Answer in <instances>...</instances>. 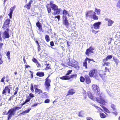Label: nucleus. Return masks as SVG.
I'll use <instances>...</instances> for the list:
<instances>
[{
	"instance_id": "nucleus-1",
	"label": "nucleus",
	"mask_w": 120,
	"mask_h": 120,
	"mask_svg": "<svg viewBox=\"0 0 120 120\" xmlns=\"http://www.w3.org/2000/svg\"><path fill=\"white\" fill-rule=\"evenodd\" d=\"M92 88L94 92H97L96 97V101L104 105H105V103H108V101L104 99L103 94L102 93L100 94V92H99V88L97 85H93L92 86Z\"/></svg>"
},
{
	"instance_id": "nucleus-2",
	"label": "nucleus",
	"mask_w": 120,
	"mask_h": 120,
	"mask_svg": "<svg viewBox=\"0 0 120 120\" xmlns=\"http://www.w3.org/2000/svg\"><path fill=\"white\" fill-rule=\"evenodd\" d=\"M21 108V107H17L15 106L14 108L10 109L8 112V113L9 114L8 117V120L11 118L12 116L15 113V111L16 110H18Z\"/></svg>"
},
{
	"instance_id": "nucleus-3",
	"label": "nucleus",
	"mask_w": 120,
	"mask_h": 120,
	"mask_svg": "<svg viewBox=\"0 0 120 120\" xmlns=\"http://www.w3.org/2000/svg\"><path fill=\"white\" fill-rule=\"evenodd\" d=\"M98 73L103 80L105 81L106 80L107 77L105 71L101 70L99 71Z\"/></svg>"
},
{
	"instance_id": "nucleus-4",
	"label": "nucleus",
	"mask_w": 120,
	"mask_h": 120,
	"mask_svg": "<svg viewBox=\"0 0 120 120\" xmlns=\"http://www.w3.org/2000/svg\"><path fill=\"white\" fill-rule=\"evenodd\" d=\"M98 73L96 70H90L89 73V75L90 77H96L98 75Z\"/></svg>"
},
{
	"instance_id": "nucleus-5",
	"label": "nucleus",
	"mask_w": 120,
	"mask_h": 120,
	"mask_svg": "<svg viewBox=\"0 0 120 120\" xmlns=\"http://www.w3.org/2000/svg\"><path fill=\"white\" fill-rule=\"evenodd\" d=\"M77 75L76 74H74L68 76H63L60 78L63 80H68L71 78H76Z\"/></svg>"
},
{
	"instance_id": "nucleus-6",
	"label": "nucleus",
	"mask_w": 120,
	"mask_h": 120,
	"mask_svg": "<svg viewBox=\"0 0 120 120\" xmlns=\"http://www.w3.org/2000/svg\"><path fill=\"white\" fill-rule=\"evenodd\" d=\"M8 28L6 29V31H5L3 33L2 37L4 39L8 38L9 37V32L10 31Z\"/></svg>"
},
{
	"instance_id": "nucleus-7",
	"label": "nucleus",
	"mask_w": 120,
	"mask_h": 120,
	"mask_svg": "<svg viewBox=\"0 0 120 120\" xmlns=\"http://www.w3.org/2000/svg\"><path fill=\"white\" fill-rule=\"evenodd\" d=\"M10 88L8 86H6L3 90L2 94H3L5 95H6V93L7 92L8 94H10Z\"/></svg>"
},
{
	"instance_id": "nucleus-8",
	"label": "nucleus",
	"mask_w": 120,
	"mask_h": 120,
	"mask_svg": "<svg viewBox=\"0 0 120 120\" xmlns=\"http://www.w3.org/2000/svg\"><path fill=\"white\" fill-rule=\"evenodd\" d=\"M94 49V48L92 47H90L89 49H87L86 52V54L87 56H89V54L91 53H93V50Z\"/></svg>"
},
{
	"instance_id": "nucleus-9",
	"label": "nucleus",
	"mask_w": 120,
	"mask_h": 120,
	"mask_svg": "<svg viewBox=\"0 0 120 120\" xmlns=\"http://www.w3.org/2000/svg\"><path fill=\"white\" fill-rule=\"evenodd\" d=\"M49 76L46 79L45 82V85L46 88L48 89V87L50 86V83L51 80L48 78Z\"/></svg>"
},
{
	"instance_id": "nucleus-10",
	"label": "nucleus",
	"mask_w": 120,
	"mask_h": 120,
	"mask_svg": "<svg viewBox=\"0 0 120 120\" xmlns=\"http://www.w3.org/2000/svg\"><path fill=\"white\" fill-rule=\"evenodd\" d=\"M101 23V22H100L95 23L93 24L92 27L95 29H99Z\"/></svg>"
},
{
	"instance_id": "nucleus-11",
	"label": "nucleus",
	"mask_w": 120,
	"mask_h": 120,
	"mask_svg": "<svg viewBox=\"0 0 120 120\" xmlns=\"http://www.w3.org/2000/svg\"><path fill=\"white\" fill-rule=\"evenodd\" d=\"M10 22V20L9 19H7L5 22L3 26L4 29H7L8 26V24Z\"/></svg>"
},
{
	"instance_id": "nucleus-12",
	"label": "nucleus",
	"mask_w": 120,
	"mask_h": 120,
	"mask_svg": "<svg viewBox=\"0 0 120 120\" xmlns=\"http://www.w3.org/2000/svg\"><path fill=\"white\" fill-rule=\"evenodd\" d=\"M95 14V12L92 11L90 10L88 11L86 15V17H89L91 18L92 16Z\"/></svg>"
},
{
	"instance_id": "nucleus-13",
	"label": "nucleus",
	"mask_w": 120,
	"mask_h": 120,
	"mask_svg": "<svg viewBox=\"0 0 120 120\" xmlns=\"http://www.w3.org/2000/svg\"><path fill=\"white\" fill-rule=\"evenodd\" d=\"M78 62L76 61H74L72 62V67L75 68L76 69H78L79 68V66L78 65Z\"/></svg>"
},
{
	"instance_id": "nucleus-14",
	"label": "nucleus",
	"mask_w": 120,
	"mask_h": 120,
	"mask_svg": "<svg viewBox=\"0 0 120 120\" xmlns=\"http://www.w3.org/2000/svg\"><path fill=\"white\" fill-rule=\"evenodd\" d=\"M105 20L108 21V26H111L114 22V21L111 19H105Z\"/></svg>"
},
{
	"instance_id": "nucleus-15",
	"label": "nucleus",
	"mask_w": 120,
	"mask_h": 120,
	"mask_svg": "<svg viewBox=\"0 0 120 120\" xmlns=\"http://www.w3.org/2000/svg\"><path fill=\"white\" fill-rule=\"evenodd\" d=\"M32 2V1H30L28 3L25 5V7L28 9H30L31 6V4Z\"/></svg>"
},
{
	"instance_id": "nucleus-16",
	"label": "nucleus",
	"mask_w": 120,
	"mask_h": 120,
	"mask_svg": "<svg viewBox=\"0 0 120 120\" xmlns=\"http://www.w3.org/2000/svg\"><path fill=\"white\" fill-rule=\"evenodd\" d=\"M54 11L53 13V14L54 15H55L56 14H59L60 11V9H59L58 8L56 10H54Z\"/></svg>"
},
{
	"instance_id": "nucleus-17",
	"label": "nucleus",
	"mask_w": 120,
	"mask_h": 120,
	"mask_svg": "<svg viewBox=\"0 0 120 120\" xmlns=\"http://www.w3.org/2000/svg\"><path fill=\"white\" fill-rule=\"evenodd\" d=\"M88 95L89 97L91 99L95 100H96V98H95L91 94L90 92H88Z\"/></svg>"
},
{
	"instance_id": "nucleus-18",
	"label": "nucleus",
	"mask_w": 120,
	"mask_h": 120,
	"mask_svg": "<svg viewBox=\"0 0 120 120\" xmlns=\"http://www.w3.org/2000/svg\"><path fill=\"white\" fill-rule=\"evenodd\" d=\"M31 99V98H30V97H28L27 99H26L25 101L24 102V103H22L21 104L22 106H21V107L22 105H24L26 103H27L28 102L30 101V99Z\"/></svg>"
},
{
	"instance_id": "nucleus-19",
	"label": "nucleus",
	"mask_w": 120,
	"mask_h": 120,
	"mask_svg": "<svg viewBox=\"0 0 120 120\" xmlns=\"http://www.w3.org/2000/svg\"><path fill=\"white\" fill-rule=\"evenodd\" d=\"M89 59L87 57L85 60L84 61V62H83V66H85V68H87V60Z\"/></svg>"
},
{
	"instance_id": "nucleus-20",
	"label": "nucleus",
	"mask_w": 120,
	"mask_h": 120,
	"mask_svg": "<svg viewBox=\"0 0 120 120\" xmlns=\"http://www.w3.org/2000/svg\"><path fill=\"white\" fill-rule=\"evenodd\" d=\"M85 77L86 79V82L87 84H89L90 82L91 81L89 77L87 75H86Z\"/></svg>"
},
{
	"instance_id": "nucleus-21",
	"label": "nucleus",
	"mask_w": 120,
	"mask_h": 120,
	"mask_svg": "<svg viewBox=\"0 0 120 120\" xmlns=\"http://www.w3.org/2000/svg\"><path fill=\"white\" fill-rule=\"evenodd\" d=\"M67 40L65 39H64L62 38H60L59 39L58 41L60 42L61 44H64L65 42H66Z\"/></svg>"
},
{
	"instance_id": "nucleus-22",
	"label": "nucleus",
	"mask_w": 120,
	"mask_h": 120,
	"mask_svg": "<svg viewBox=\"0 0 120 120\" xmlns=\"http://www.w3.org/2000/svg\"><path fill=\"white\" fill-rule=\"evenodd\" d=\"M75 93V92L74 91V90H73L71 89L69 90L68 91V94L67 95H72Z\"/></svg>"
},
{
	"instance_id": "nucleus-23",
	"label": "nucleus",
	"mask_w": 120,
	"mask_h": 120,
	"mask_svg": "<svg viewBox=\"0 0 120 120\" xmlns=\"http://www.w3.org/2000/svg\"><path fill=\"white\" fill-rule=\"evenodd\" d=\"M112 57V55H109L108 56L106 59H105L103 60V62H105V60H106V61H107L108 60H110L111 59Z\"/></svg>"
},
{
	"instance_id": "nucleus-24",
	"label": "nucleus",
	"mask_w": 120,
	"mask_h": 120,
	"mask_svg": "<svg viewBox=\"0 0 120 120\" xmlns=\"http://www.w3.org/2000/svg\"><path fill=\"white\" fill-rule=\"evenodd\" d=\"M52 10H56L58 8V6L55 4H52L51 6Z\"/></svg>"
},
{
	"instance_id": "nucleus-25",
	"label": "nucleus",
	"mask_w": 120,
	"mask_h": 120,
	"mask_svg": "<svg viewBox=\"0 0 120 120\" xmlns=\"http://www.w3.org/2000/svg\"><path fill=\"white\" fill-rule=\"evenodd\" d=\"M36 75L40 77H41L44 76V74L43 72H38L37 73Z\"/></svg>"
},
{
	"instance_id": "nucleus-26",
	"label": "nucleus",
	"mask_w": 120,
	"mask_h": 120,
	"mask_svg": "<svg viewBox=\"0 0 120 120\" xmlns=\"http://www.w3.org/2000/svg\"><path fill=\"white\" fill-rule=\"evenodd\" d=\"M63 23L66 26H67L68 25V22L67 19L63 20Z\"/></svg>"
},
{
	"instance_id": "nucleus-27",
	"label": "nucleus",
	"mask_w": 120,
	"mask_h": 120,
	"mask_svg": "<svg viewBox=\"0 0 120 120\" xmlns=\"http://www.w3.org/2000/svg\"><path fill=\"white\" fill-rule=\"evenodd\" d=\"M63 14L64 15H68V16H70L68 12L65 10H64L63 12Z\"/></svg>"
},
{
	"instance_id": "nucleus-28",
	"label": "nucleus",
	"mask_w": 120,
	"mask_h": 120,
	"mask_svg": "<svg viewBox=\"0 0 120 120\" xmlns=\"http://www.w3.org/2000/svg\"><path fill=\"white\" fill-rule=\"evenodd\" d=\"M96 13L95 12L94 14L93 15L91 18L93 19L94 20H96L98 19V17L96 15Z\"/></svg>"
},
{
	"instance_id": "nucleus-29",
	"label": "nucleus",
	"mask_w": 120,
	"mask_h": 120,
	"mask_svg": "<svg viewBox=\"0 0 120 120\" xmlns=\"http://www.w3.org/2000/svg\"><path fill=\"white\" fill-rule=\"evenodd\" d=\"M35 89V92L36 93H38V94H40L42 92V91L41 90L37 88H36Z\"/></svg>"
},
{
	"instance_id": "nucleus-30",
	"label": "nucleus",
	"mask_w": 120,
	"mask_h": 120,
	"mask_svg": "<svg viewBox=\"0 0 120 120\" xmlns=\"http://www.w3.org/2000/svg\"><path fill=\"white\" fill-rule=\"evenodd\" d=\"M45 38L46 41L47 42H48L50 41V38L48 35H45Z\"/></svg>"
},
{
	"instance_id": "nucleus-31",
	"label": "nucleus",
	"mask_w": 120,
	"mask_h": 120,
	"mask_svg": "<svg viewBox=\"0 0 120 120\" xmlns=\"http://www.w3.org/2000/svg\"><path fill=\"white\" fill-rule=\"evenodd\" d=\"M100 117L102 118H105L106 117V115L102 113H100Z\"/></svg>"
},
{
	"instance_id": "nucleus-32",
	"label": "nucleus",
	"mask_w": 120,
	"mask_h": 120,
	"mask_svg": "<svg viewBox=\"0 0 120 120\" xmlns=\"http://www.w3.org/2000/svg\"><path fill=\"white\" fill-rule=\"evenodd\" d=\"M95 11L97 13L98 15H99L100 13L101 10L99 9L95 8Z\"/></svg>"
},
{
	"instance_id": "nucleus-33",
	"label": "nucleus",
	"mask_w": 120,
	"mask_h": 120,
	"mask_svg": "<svg viewBox=\"0 0 120 120\" xmlns=\"http://www.w3.org/2000/svg\"><path fill=\"white\" fill-rule=\"evenodd\" d=\"M36 25L39 28H40V27H42V26L41 25V24L39 21H38V22H37L36 23Z\"/></svg>"
},
{
	"instance_id": "nucleus-34",
	"label": "nucleus",
	"mask_w": 120,
	"mask_h": 120,
	"mask_svg": "<svg viewBox=\"0 0 120 120\" xmlns=\"http://www.w3.org/2000/svg\"><path fill=\"white\" fill-rule=\"evenodd\" d=\"M31 109L30 108L28 109H27V110H26L24 111H23V112L22 113H25H25H28L31 110Z\"/></svg>"
},
{
	"instance_id": "nucleus-35",
	"label": "nucleus",
	"mask_w": 120,
	"mask_h": 120,
	"mask_svg": "<svg viewBox=\"0 0 120 120\" xmlns=\"http://www.w3.org/2000/svg\"><path fill=\"white\" fill-rule=\"evenodd\" d=\"M111 107L113 110H116L115 105L113 104H112L111 105Z\"/></svg>"
},
{
	"instance_id": "nucleus-36",
	"label": "nucleus",
	"mask_w": 120,
	"mask_h": 120,
	"mask_svg": "<svg viewBox=\"0 0 120 120\" xmlns=\"http://www.w3.org/2000/svg\"><path fill=\"white\" fill-rule=\"evenodd\" d=\"M106 60H105V62H104V64H102V65L103 66H105V65H106L107 66H109L110 63L109 62H106Z\"/></svg>"
},
{
	"instance_id": "nucleus-37",
	"label": "nucleus",
	"mask_w": 120,
	"mask_h": 120,
	"mask_svg": "<svg viewBox=\"0 0 120 120\" xmlns=\"http://www.w3.org/2000/svg\"><path fill=\"white\" fill-rule=\"evenodd\" d=\"M80 80L81 82H83L85 80V78L82 76H81L80 78Z\"/></svg>"
},
{
	"instance_id": "nucleus-38",
	"label": "nucleus",
	"mask_w": 120,
	"mask_h": 120,
	"mask_svg": "<svg viewBox=\"0 0 120 120\" xmlns=\"http://www.w3.org/2000/svg\"><path fill=\"white\" fill-rule=\"evenodd\" d=\"M47 11L48 13H49L51 12V9L50 7H48L47 6H46Z\"/></svg>"
},
{
	"instance_id": "nucleus-39",
	"label": "nucleus",
	"mask_w": 120,
	"mask_h": 120,
	"mask_svg": "<svg viewBox=\"0 0 120 120\" xmlns=\"http://www.w3.org/2000/svg\"><path fill=\"white\" fill-rule=\"evenodd\" d=\"M94 106L98 110H99L100 112H101L102 111V110L100 108L98 107L97 106H96L95 105H94Z\"/></svg>"
},
{
	"instance_id": "nucleus-40",
	"label": "nucleus",
	"mask_w": 120,
	"mask_h": 120,
	"mask_svg": "<svg viewBox=\"0 0 120 120\" xmlns=\"http://www.w3.org/2000/svg\"><path fill=\"white\" fill-rule=\"evenodd\" d=\"M100 106H101L102 107V108L105 111H106V110H107V109H108L107 108H106L104 106H103V105H100Z\"/></svg>"
},
{
	"instance_id": "nucleus-41",
	"label": "nucleus",
	"mask_w": 120,
	"mask_h": 120,
	"mask_svg": "<svg viewBox=\"0 0 120 120\" xmlns=\"http://www.w3.org/2000/svg\"><path fill=\"white\" fill-rule=\"evenodd\" d=\"M100 106H101L102 107V108L105 111H106V110H107V109H108L107 108H106L104 106H103V105H100Z\"/></svg>"
},
{
	"instance_id": "nucleus-42",
	"label": "nucleus",
	"mask_w": 120,
	"mask_h": 120,
	"mask_svg": "<svg viewBox=\"0 0 120 120\" xmlns=\"http://www.w3.org/2000/svg\"><path fill=\"white\" fill-rule=\"evenodd\" d=\"M2 56L1 54L0 53V64H2L3 63V61L2 60Z\"/></svg>"
},
{
	"instance_id": "nucleus-43",
	"label": "nucleus",
	"mask_w": 120,
	"mask_h": 120,
	"mask_svg": "<svg viewBox=\"0 0 120 120\" xmlns=\"http://www.w3.org/2000/svg\"><path fill=\"white\" fill-rule=\"evenodd\" d=\"M72 71V70H69L68 71L66 74V75H68L70 74Z\"/></svg>"
},
{
	"instance_id": "nucleus-44",
	"label": "nucleus",
	"mask_w": 120,
	"mask_h": 120,
	"mask_svg": "<svg viewBox=\"0 0 120 120\" xmlns=\"http://www.w3.org/2000/svg\"><path fill=\"white\" fill-rule=\"evenodd\" d=\"M78 116L80 117H82L83 116V115L81 111L79 113Z\"/></svg>"
},
{
	"instance_id": "nucleus-45",
	"label": "nucleus",
	"mask_w": 120,
	"mask_h": 120,
	"mask_svg": "<svg viewBox=\"0 0 120 120\" xmlns=\"http://www.w3.org/2000/svg\"><path fill=\"white\" fill-rule=\"evenodd\" d=\"M16 7V6H14L13 7H11L10 9V11H13L14 10Z\"/></svg>"
},
{
	"instance_id": "nucleus-46",
	"label": "nucleus",
	"mask_w": 120,
	"mask_h": 120,
	"mask_svg": "<svg viewBox=\"0 0 120 120\" xmlns=\"http://www.w3.org/2000/svg\"><path fill=\"white\" fill-rule=\"evenodd\" d=\"M12 13L13 11H10L9 14L8 15L9 16L10 18L11 19V18Z\"/></svg>"
},
{
	"instance_id": "nucleus-47",
	"label": "nucleus",
	"mask_w": 120,
	"mask_h": 120,
	"mask_svg": "<svg viewBox=\"0 0 120 120\" xmlns=\"http://www.w3.org/2000/svg\"><path fill=\"white\" fill-rule=\"evenodd\" d=\"M117 5L118 7L120 8V0H118Z\"/></svg>"
},
{
	"instance_id": "nucleus-48",
	"label": "nucleus",
	"mask_w": 120,
	"mask_h": 120,
	"mask_svg": "<svg viewBox=\"0 0 120 120\" xmlns=\"http://www.w3.org/2000/svg\"><path fill=\"white\" fill-rule=\"evenodd\" d=\"M33 61L35 63H37L38 62L37 60L35 58H34L32 59Z\"/></svg>"
},
{
	"instance_id": "nucleus-49",
	"label": "nucleus",
	"mask_w": 120,
	"mask_h": 120,
	"mask_svg": "<svg viewBox=\"0 0 120 120\" xmlns=\"http://www.w3.org/2000/svg\"><path fill=\"white\" fill-rule=\"evenodd\" d=\"M50 100L49 99H46L45 101V103H48L49 102Z\"/></svg>"
},
{
	"instance_id": "nucleus-50",
	"label": "nucleus",
	"mask_w": 120,
	"mask_h": 120,
	"mask_svg": "<svg viewBox=\"0 0 120 120\" xmlns=\"http://www.w3.org/2000/svg\"><path fill=\"white\" fill-rule=\"evenodd\" d=\"M63 20H66V19H67V17H66V15H64L63 16Z\"/></svg>"
},
{
	"instance_id": "nucleus-51",
	"label": "nucleus",
	"mask_w": 120,
	"mask_h": 120,
	"mask_svg": "<svg viewBox=\"0 0 120 120\" xmlns=\"http://www.w3.org/2000/svg\"><path fill=\"white\" fill-rule=\"evenodd\" d=\"M38 52H39L40 50H41V49L40 48V46L38 44Z\"/></svg>"
},
{
	"instance_id": "nucleus-52",
	"label": "nucleus",
	"mask_w": 120,
	"mask_h": 120,
	"mask_svg": "<svg viewBox=\"0 0 120 120\" xmlns=\"http://www.w3.org/2000/svg\"><path fill=\"white\" fill-rule=\"evenodd\" d=\"M30 89L32 92H33L34 91L33 89V85L32 84H31V86Z\"/></svg>"
},
{
	"instance_id": "nucleus-53",
	"label": "nucleus",
	"mask_w": 120,
	"mask_h": 120,
	"mask_svg": "<svg viewBox=\"0 0 120 120\" xmlns=\"http://www.w3.org/2000/svg\"><path fill=\"white\" fill-rule=\"evenodd\" d=\"M29 96H30L29 97L31 98H33L34 97V95L32 93H30L29 94Z\"/></svg>"
},
{
	"instance_id": "nucleus-54",
	"label": "nucleus",
	"mask_w": 120,
	"mask_h": 120,
	"mask_svg": "<svg viewBox=\"0 0 120 120\" xmlns=\"http://www.w3.org/2000/svg\"><path fill=\"white\" fill-rule=\"evenodd\" d=\"M50 65L49 64H47V66H46V69H50Z\"/></svg>"
},
{
	"instance_id": "nucleus-55",
	"label": "nucleus",
	"mask_w": 120,
	"mask_h": 120,
	"mask_svg": "<svg viewBox=\"0 0 120 120\" xmlns=\"http://www.w3.org/2000/svg\"><path fill=\"white\" fill-rule=\"evenodd\" d=\"M5 77H4L1 79L0 81V82H4V79H5Z\"/></svg>"
},
{
	"instance_id": "nucleus-56",
	"label": "nucleus",
	"mask_w": 120,
	"mask_h": 120,
	"mask_svg": "<svg viewBox=\"0 0 120 120\" xmlns=\"http://www.w3.org/2000/svg\"><path fill=\"white\" fill-rule=\"evenodd\" d=\"M39 30H40V32H43L44 31L43 30L42 27H40V28H39Z\"/></svg>"
},
{
	"instance_id": "nucleus-57",
	"label": "nucleus",
	"mask_w": 120,
	"mask_h": 120,
	"mask_svg": "<svg viewBox=\"0 0 120 120\" xmlns=\"http://www.w3.org/2000/svg\"><path fill=\"white\" fill-rule=\"evenodd\" d=\"M38 104V103L34 104L32 105L31 107H33L34 106H37V105Z\"/></svg>"
},
{
	"instance_id": "nucleus-58",
	"label": "nucleus",
	"mask_w": 120,
	"mask_h": 120,
	"mask_svg": "<svg viewBox=\"0 0 120 120\" xmlns=\"http://www.w3.org/2000/svg\"><path fill=\"white\" fill-rule=\"evenodd\" d=\"M50 44L51 46H52L54 45V42L53 41H51L50 42Z\"/></svg>"
},
{
	"instance_id": "nucleus-59",
	"label": "nucleus",
	"mask_w": 120,
	"mask_h": 120,
	"mask_svg": "<svg viewBox=\"0 0 120 120\" xmlns=\"http://www.w3.org/2000/svg\"><path fill=\"white\" fill-rule=\"evenodd\" d=\"M18 87H16V91L14 93V95H15L17 94V93L18 91Z\"/></svg>"
},
{
	"instance_id": "nucleus-60",
	"label": "nucleus",
	"mask_w": 120,
	"mask_h": 120,
	"mask_svg": "<svg viewBox=\"0 0 120 120\" xmlns=\"http://www.w3.org/2000/svg\"><path fill=\"white\" fill-rule=\"evenodd\" d=\"M72 63L70 62L68 63V65L69 66L72 67Z\"/></svg>"
},
{
	"instance_id": "nucleus-61",
	"label": "nucleus",
	"mask_w": 120,
	"mask_h": 120,
	"mask_svg": "<svg viewBox=\"0 0 120 120\" xmlns=\"http://www.w3.org/2000/svg\"><path fill=\"white\" fill-rule=\"evenodd\" d=\"M36 64L37 66L38 67H39L41 66L39 62H37V63H36Z\"/></svg>"
},
{
	"instance_id": "nucleus-62",
	"label": "nucleus",
	"mask_w": 120,
	"mask_h": 120,
	"mask_svg": "<svg viewBox=\"0 0 120 120\" xmlns=\"http://www.w3.org/2000/svg\"><path fill=\"white\" fill-rule=\"evenodd\" d=\"M10 52L9 51H8L7 52L6 55L7 56H10Z\"/></svg>"
},
{
	"instance_id": "nucleus-63",
	"label": "nucleus",
	"mask_w": 120,
	"mask_h": 120,
	"mask_svg": "<svg viewBox=\"0 0 120 120\" xmlns=\"http://www.w3.org/2000/svg\"><path fill=\"white\" fill-rule=\"evenodd\" d=\"M53 2L52 1H51L50 2L49 4L50 5V6H51V5H52V4H53Z\"/></svg>"
},
{
	"instance_id": "nucleus-64",
	"label": "nucleus",
	"mask_w": 120,
	"mask_h": 120,
	"mask_svg": "<svg viewBox=\"0 0 120 120\" xmlns=\"http://www.w3.org/2000/svg\"><path fill=\"white\" fill-rule=\"evenodd\" d=\"M86 119L87 120H92V118H91V117H87L86 118Z\"/></svg>"
}]
</instances>
